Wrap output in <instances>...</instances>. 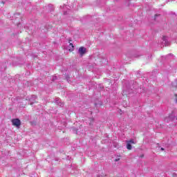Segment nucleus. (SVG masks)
<instances>
[{"label":"nucleus","mask_w":177,"mask_h":177,"mask_svg":"<svg viewBox=\"0 0 177 177\" xmlns=\"http://www.w3.org/2000/svg\"><path fill=\"white\" fill-rule=\"evenodd\" d=\"M135 145V141H133V140L127 141V149L128 150H132V145Z\"/></svg>","instance_id":"obj_2"},{"label":"nucleus","mask_w":177,"mask_h":177,"mask_svg":"<svg viewBox=\"0 0 177 177\" xmlns=\"http://www.w3.org/2000/svg\"><path fill=\"white\" fill-rule=\"evenodd\" d=\"M12 123L14 127H17V128L21 125V122H20V120L19 119H12Z\"/></svg>","instance_id":"obj_1"},{"label":"nucleus","mask_w":177,"mask_h":177,"mask_svg":"<svg viewBox=\"0 0 177 177\" xmlns=\"http://www.w3.org/2000/svg\"><path fill=\"white\" fill-rule=\"evenodd\" d=\"M115 162L120 161V158H118L115 159Z\"/></svg>","instance_id":"obj_6"},{"label":"nucleus","mask_w":177,"mask_h":177,"mask_svg":"<svg viewBox=\"0 0 177 177\" xmlns=\"http://www.w3.org/2000/svg\"><path fill=\"white\" fill-rule=\"evenodd\" d=\"M74 50V45L71 43L69 44V52H73Z\"/></svg>","instance_id":"obj_4"},{"label":"nucleus","mask_w":177,"mask_h":177,"mask_svg":"<svg viewBox=\"0 0 177 177\" xmlns=\"http://www.w3.org/2000/svg\"><path fill=\"white\" fill-rule=\"evenodd\" d=\"M141 157H143V156H142Z\"/></svg>","instance_id":"obj_9"},{"label":"nucleus","mask_w":177,"mask_h":177,"mask_svg":"<svg viewBox=\"0 0 177 177\" xmlns=\"http://www.w3.org/2000/svg\"><path fill=\"white\" fill-rule=\"evenodd\" d=\"M79 53L80 55V56H84V55H85V53H86V48H85V47H80L79 48Z\"/></svg>","instance_id":"obj_3"},{"label":"nucleus","mask_w":177,"mask_h":177,"mask_svg":"<svg viewBox=\"0 0 177 177\" xmlns=\"http://www.w3.org/2000/svg\"><path fill=\"white\" fill-rule=\"evenodd\" d=\"M161 150L164 151V148H161Z\"/></svg>","instance_id":"obj_8"},{"label":"nucleus","mask_w":177,"mask_h":177,"mask_svg":"<svg viewBox=\"0 0 177 177\" xmlns=\"http://www.w3.org/2000/svg\"><path fill=\"white\" fill-rule=\"evenodd\" d=\"M162 39L163 41H167V37L165 36H163Z\"/></svg>","instance_id":"obj_5"},{"label":"nucleus","mask_w":177,"mask_h":177,"mask_svg":"<svg viewBox=\"0 0 177 177\" xmlns=\"http://www.w3.org/2000/svg\"><path fill=\"white\" fill-rule=\"evenodd\" d=\"M157 16H158V15H155V19L157 17Z\"/></svg>","instance_id":"obj_7"}]
</instances>
